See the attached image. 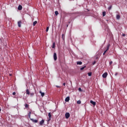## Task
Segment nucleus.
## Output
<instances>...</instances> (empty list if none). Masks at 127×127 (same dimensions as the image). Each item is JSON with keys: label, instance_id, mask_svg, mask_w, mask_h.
Instances as JSON below:
<instances>
[{"label": "nucleus", "instance_id": "obj_41", "mask_svg": "<svg viewBox=\"0 0 127 127\" xmlns=\"http://www.w3.org/2000/svg\"><path fill=\"white\" fill-rule=\"evenodd\" d=\"M66 27H68V25H66Z\"/></svg>", "mask_w": 127, "mask_h": 127}, {"label": "nucleus", "instance_id": "obj_17", "mask_svg": "<svg viewBox=\"0 0 127 127\" xmlns=\"http://www.w3.org/2000/svg\"><path fill=\"white\" fill-rule=\"evenodd\" d=\"M112 7L113 6H112V5H110L108 8V10H111V9H112Z\"/></svg>", "mask_w": 127, "mask_h": 127}, {"label": "nucleus", "instance_id": "obj_21", "mask_svg": "<svg viewBox=\"0 0 127 127\" xmlns=\"http://www.w3.org/2000/svg\"><path fill=\"white\" fill-rule=\"evenodd\" d=\"M55 13L56 15H58V14H59L58 11H55Z\"/></svg>", "mask_w": 127, "mask_h": 127}, {"label": "nucleus", "instance_id": "obj_24", "mask_svg": "<svg viewBox=\"0 0 127 127\" xmlns=\"http://www.w3.org/2000/svg\"><path fill=\"white\" fill-rule=\"evenodd\" d=\"M88 75L89 77L92 76V72H89V73H88Z\"/></svg>", "mask_w": 127, "mask_h": 127}, {"label": "nucleus", "instance_id": "obj_35", "mask_svg": "<svg viewBox=\"0 0 127 127\" xmlns=\"http://www.w3.org/2000/svg\"><path fill=\"white\" fill-rule=\"evenodd\" d=\"M115 76H118V72H116V73L115 74Z\"/></svg>", "mask_w": 127, "mask_h": 127}, {"label": "nucleus", "instance_id": "obj_8", "mask_svg": "<svg viewBox=\"0 0 127 127\" xmlns=\"http://www.w3.org/2000/svg\"><path fill=\"white\" fill-rule=\"evenodd\" d=\"M22 9V6L21 5H19L18 6V10H21Z\"/></svg>", "mask_w": 127, "mask_h": 127}, {"label": "nucleus", "instance_id": "obj_32", "mask_svg": "<svg viewBox=\"0 0 127 127\" xmlns=\"http://www.w3.org/2000/svg\"><path fill=\"white\" fill-rule=\"evenodd\" d=\"M122 36H123L124 37H125V36H126V34H122Z\"/></svg>", "mask_w": 127, "mask_h": 127}, {"label": "nucleus", "instance_id": "obj_19", "mask_svg": "<svg viewBox=\"0 0 127 127\" xmlns=\"http://www.w3.org/2000/svg\"><path fill=\"white\" fill-rule=\"evenodd\" d=\"M86 65H84V66L80 68V70H84V69H85V68H86Z\"/></svg>", "mask_w": 127, "mask_h": 127}, {"label": "nucleus", "instance_id": "obj_3", "mask_svg": "<svg viewBox=\"0 0 127 127\" xmlns=\"http://www.w3.org/2000/svg\"><path fill=\"white\" fill-rule=\"evenodd\" d=\"M107 76H108V73L107 72H105L102 75L103 78H107Z\"/></svg>", "mask_w": 127, "mask_h": 127}, {"label": "nucleus", "instance_id": "obj_9", "mask_svg": "<svg viewBox=\"0 0 127 127\" xmlns=\"http://www.w3.org/2000/svg\"><path fill=\"white\" fill-rule=\"evenodd\" d=\"M90 104H92L93 106H96V102L93 101V100L90 101Z\"/></svg>", "mask_w": 127, "mask_h": 127}, {"label": "nucleus", "instance_id": "obj_15", "mask_svg": "<svg viewBox=\"0 0 127 127\" xmlns=\"http://www.w3.org/2000/svg\"><path fill=\"white\" fill-rule=\"evenodd\" d=\"M110 46H111V45L110 44H109L107 46V49L106 50H107V51H108V50H109V49H110Z\"/></svg>", "mask_w": 127, "mask_h": 127}, {"label": "nucleus", "instance_id": "obj_38", "mask_svg": "<svg viewBox=\"0 0 127 127\" xmlns=\"http://www.w3.org/2000/svg\"><path fill=\"white\" fill-rule=\"evenodd\" d=\"M30 95H31V96H32L33 95H34V94L33 93H30Z\"/></svg>", "mask_w": 127, "mask_h": 127}, {"label": "nucleus", "instance_id": "obj_25", "mask_svg": "<svg viewBox=\"0 0 127 127\" xmlns=\"http://www.w3.org/2000/svg\"><path fill=\"white\" fill-rule=\"evenodd\" d=\"M77 104H78V105H80L81 104V101H80V100L77 101Z\"/></svg>", "mask_w": 127, "mask_h": 127}, {"label": "nucleus", "instance_id": "obj_14", "mask_svg": "<svg viewBox=\"0 0 127 127\" xmlns=\"http://www.w3.org/2000/svg\"><path fill=\"white\" fill-rule=\"evenodd\" d=\"M31 115V112H29L28 113V118H29V119H30H30H31V118H30Z\"/></svg>", "mask_w": 127, "mask_h": 127}, {"label": "nucleus", "instance_id": "obj_20", "mask_svg": "<svg viewBox=\"0 0 127 127\" xmlns=\"http://www.w3.org/2000/svg\"><path fill=\"white\" fill-rule=\"evenodd\" d=\"M37 23V21H35L34 22H33V26H35V25Z\"/></svg>", "mask_w": 127, "mask_h": 127}, {"label": "nucleus", "instance_id": "obj_29", "mask_svg": "<svg viewBox=\"0 0 127 127\" xmlns=\"http://www.w3.org/2000/svg\"><path fill=\"white\" fill-rule=\"evenodd\" d=\"M107 51H108L105 50V51H104V52L103 53V55H105V54H106V53H107Z\"/></svg>", "mask_w": 127, "mask_h": 127}, {"label": "nucleus", "instance_id": "obj_6", "mask_svg": "<svg viewBox=\"0 0 127 127\" xmlns=\"http://www.w3.org/2000/svg\"><path fill=\"white\" fill-rule=\"evenodd\" d=\"M74 19H75V15L73 14L70 17V20L71 21V20H74Z\"/></svg>", "mask_w": 127, "mask_h": 127}, {"label": "nucleus", "instance_id": "obj_11", "mask_svg": "<svg viewBox=\"0 0 127 127\" xmlns=\"http://www.w3.org/2000/svg\"><path fill=\"white\" fill-rule=\"evenodd\" d=\"M39 93H40L41 95L42 96V97H44V95H45V93L44 92H42V91H40Z\"/></svg>", "mask_w": 127, "mask_h": 127}, {"label": "nucleus", "instance_id": "obj_33", "mask_svg": "<svg viewBox=\"0 0 127 127\" xmlns=\"http://www.w3.org/2000/svg\"><path fill=\"white\" fill-rule=\"evenodd\" d=\"M15 94H16L15 92H14L12 93V95L13 96H14V95H15Z\"/></svg>", "mask_w": 127, "mask_h": 127}, {"label": "nucleus", "instance_id": "obj_30", "mask_svg": "<svg viewBox=\"0 0 127 127\" xmlns=\"http://www.w3.org/2000/svg\"><path fill=\"white\" fill-rule=\"evenodd\" d=\"M112 64H113V62H112V61H111V62L109 63V65H112Z\"/></svg>", "mask_w": 127, "mask_h": 127}, {"label": "nucleus", "instance_id": "obj_31", "mask_svg": "<svg viewBox=\"0 0 127 127\" xmlns=\"http://www.w3.org/2000/svg\"><path fill=\"white\" fill-rule=\"evenodd\" d=\"M63 39H64V34H62V35Z\"/></svg>", "mask_w": 127, "mask_h": 127}, {"label": "nucleus", "instance_id": "obj_28", "mask_svg": "<svg viewBox=\"0 0 127 127\" xmlns=\"http://www.w3.org/2000/svg\"><path fill=\"white\" fill-rule=\"evenodd\" d=\"M78 91H79V92H82V89L81 88V87H79V88H78Z\"/></svg>", "mask_w": 127, "mask_h": 127}, {"label": "nucleus", "instance_id": "obj_12", "mask_svg": "<svg viewBox=\"0 0 127 127\" xmlns=\"http://www.w3.org/2000/svg\"><path fill=\"white\" fill-rule=\"evenodd\" d=\"M49 120L50 121L51 120V113H49L48 114Z\"/></svg>", "mask_w": 127, "mask_h": 127}, {"label": "nucleus", "instance_id": "obj_18", "mask_svg": "<svg viewBox=\"0 0 127 127\" xmlns=\"http://www.w3.org/2000/svg\"><path fill=\"white\" fill-rule=\"evenodd\" d=\"M82 62H77V65H82Z\"/></svg>", "mask_w": 127, "mask_h": 127}, {"label": "nucleus", "instance_id": "obj_2", "mask_svg": "<svg viewBox=\"0 0 127 127\" xmlns=\"http://www.w3.org/2000/svg\"><path fill=\"white\" fill-rule=\"evenodd\" d=\"M65 117L66 119H69V118H70V113H66L65 114Z\"/></svg>", "mask_w": 127, "mask_h": 127}, {"label": "nucleus", "instance_id": "obj_4", "mask_svg": "<svg viewBox=\"0 0 127 127\" xmlns=\"http://www.w3.org/2000/svg\"><path fill=\"white\" fill-rule=\"evenodd\" d=\"M30 120L36 124V123H38V120H34L33 119H30Z\"/></svg>", "mask_w": 127, "mask_h": 127}, {"label": "nucleus", "instance_id": "obj_7", "mask_svg": "<svg viewBox=\"0 0 127 127\" xmlns=\"http://www.w3.org/2000/svg\"><path fill=\"white\" fill-rule=\"evenodd\" d=\"M69 101H70V97L67 96L65 99V102H69Z\"/></svg>", "mask_w": 127, "mask_h": 127}, {"label": "nucleus", "instance_id": "obj_34", "mask_svg": "<svg viewBox=\"0 0 127 127\" xmlns=\"http://www.w3.org/2000/svg\"><path fill=\"white\" fill-rule=\"evenodd\" d=\"M93 65H95V64H96V62H94L93 63H92Z\"/></svg>", "mask_w": 127, "mask_h": 127}, {"label": "nucleus", "instance_id": "obj_5", "mask_svg": "<svg viewBox=\"0 0 127 127\" xmlns=\"http://www.w3.org/2000/svg\"><path fill=\"white\" fill-rule=\"evenodd\" d=\"M44 124V120H42L39 123L40 126H43Z\"/></svg>", "mask_w": 127, "mask_h": 127}, {"label": "nucleus", "instance_id": "obj_37", "mask_svg": "<svg viewBox=\"0 0 127 127\" xmlns=\"http://www.w3.org/2000/svg\"><path fill=\"white\" fill-rule=\"evenodd\" d=\"M56 87H57V88H60V86H58V85H57Z\"/></svg>", "mask_w": 127, "mask_h": 127}, {"label": "nucleus", "instance_id": "obj_27", "mask_svg": "<svg viewBox=\"0 0 127 127\" xmlns=\"http://www.w3.org/2000/svg\"><path fill=\"white\" fill-rule=\"evenodd\" d=\"M106 16V12L104 11L103 12V16Z\"/></svg>", "mask_w": 127, "mask_h": 127}, {"label": "nucleus", "instance_id": "obj_42", "mask_svg": "<svg viewBox=\"0 0 127 127\" xmlns=\"http://www.w3.org/2000/svg\"><path fill=\"white\" fill-rule=\"evenodd\" d=\"M71 22H68V23H70Z\"/></svg>", "mask_w": 127, "mask_h": 127}, {"label": "nucleus", "instance_id": "obj_36", "mask_svg": "<svg viewBox=\"0 0 127 127\" xmlns=\"http://www.w3.org/2000/svg\"><path fill=\"white\" fill-rule=\"evenodd\" d=\"M65 85H66V83H63V86H65Z\"/></svg>", "mask_w": 127, "mask_h": 127}, {"label": "nucleus", "instance_id": "obj_16", "mask_svg": "<svg viewBox=\"0 0 127 127\" xmlns=\"http://www.w3.org/2000/svg\"><path fill=\"white\" fill-rule=\"evenodd\" d=\"M116 18H117V19H120V18H121V16H120L119 14L117 15Z\"/></svg>", "mask_w": 127, "mask_h": 127}, {"label": "nucleus", "instance_id": "obj_10", "mask_svg": "<svg viewBox=\"0 0 127 127\" xmlns=\"http://www.w3.org/2000/svg\"><path fill=\"white\" fill-rule=\"evenodd\" d=\"M18 27H21V21H18Z\"/></svg>", "mask_w": 127, "mask_h": 127}, {"label": "nucleus", "instance_id": "obj_13", "mask_svg": "<svg viewBox=\"0 0 127 127\" xmlns=\"http://www.w3.org/2000/svg\"><path fill=\"white\" fill-rule=\"evenodd\" d=\"M26 93L27 95H30V92H29V89H26Z\"/></svg>", "mask_w": 127, "mask_h": 127}, {"label": "nucleus", "instance_id": "obj_39", "mask_svg": "<svg viewBox=\"0 0 127 127\" xmlns=\"http://www.w3.org/2000/svg\"><path fill=\"white\" fill-rule=\"evenodd\" d=\"M12 74H11V73L9 74V76H12Z\"/></svg>", "mask_w": 127, "mask_h": 127}, {"label": "nucleus", "instance_id": "obj_26", "mask_svg": "<svg viewBox=\"0 0 127 127\" xmlns=\"http://www.w3.org/2000/svg\"><path fill=\"white\" fill-rule=\"evenodd\" d=\"M48 30H49V27H47L46 30V32H48Z\"/></svg>", "mask_w": 127, "mask_h": 127}, {"label": "nucleus", "instance_id": "obj_40", "mask_svg": "<svg viewBox=\"0 0 127 127\" xmlns=\"http://www.w3.org/2000/svg\"><path fill=\"white\" fill-rule=\"evenodd\" d=\"M1 109L0 108V112H1Z\"/></svg>", "mask_w": 127, "mask_h": 127}, {"label": "nucleus", "instance_id": "obj_1", "mask_svg": "<svg viewBox=\"0 0 127 127\" xmlns=\"http://www.w3.org/2000/svg\"><path fill=\"white\" fill-rule=\"evenodd\" d=\"M53 57H54V60L55 61H56V60H57V54H56V53H54Z\"/></svg>", "mask_w": 127, "mask_h": 127}, {"label": "nucleus", "instance_id": "obj_23", "mask_svg": "<svg viewBox=\"0 0 127 127\" xmlns=\"http://www.w3.org/2000/svg\"><path fill=\"white\" fill-rule=\"evenodd\" d=\"M25 108H29V105L26 104L25 105Z\"/></svg>", "mask_w": 127, "mask_h": 127}, {"label": "nucleus", "instance_id": "obj_22", "mask_svg": "<svg viewBox=\"0 0 127 127\" xmlns=\"http://www.w3.org/2000/svg\"><path fill=\"white\" fill-rule=\"evenodd\" d=\"M52 48H55V42L53 43V47Z\"/></svg>", "mask_w": 127, "mask_h": 127}]
</instances>
